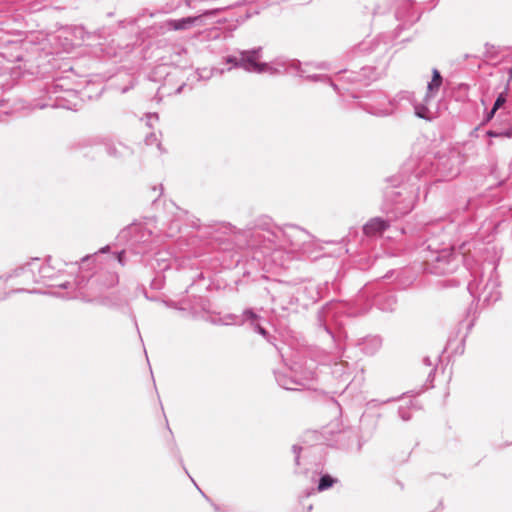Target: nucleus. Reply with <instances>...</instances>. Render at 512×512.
<instances>
[{
  "mask_svg": "<svg viewBox=\"0 0 512 512\" xmlns=\"http://www.w3.org/2000/svg\"><path fill=\"white\" fill-rule=\"evenodd\" d=\"M248 243L256 254L262 255L265 264L272 262L283 265L285 254L288 259L290 254L306 253L312 243V236L296 225L284 228L270 225L253 231Z\"/></svg>",
  "mask_w": 512,
  "mask_h": 512,
  "instance_id": "1",
  "label": "nucleus"
},
{
  "mask_svg": "<svg viewBox=\"0 0 512 512\" xmlns=\"http://www.w3.org/2000/svg\"><path fill=\"white\" fill-rule=\"evenodd\" d=\"M466 243H463L461 249L462 255L456 254L453 247L444 245L437 239L431 238L426 240L420 246V254L423 258L424 270L434 275H448L457 270L459 264H465V258H469V262H474L471 255L465 250Z\"/></svg>",
  "mask_w": 512,
  "mask_h": 512,
  "instance_id": "2",
  "label": "nucleus"
},
{
  "mask_svg": "<svg viewBox=\"0 0 512 512\" xmlns=\"http://www.w3.org/2000/svg\"><path fill=\"white\" fill-rule=\"evenodd\" d=\"M465 267L470 271L471 276L474 277L469 282L467 289L473 299L477 301V306L484 307L500 299V282L495 261H486L485 259L479 269L474 267L469 262V258L466 257Z\"/></svg>",
  "mask_w": 512,
  "mask_h": 512,
  "instance_id": "3",
  "label": "nucleus"
},
{
  "mask_svg": "<svg viewBox=\"0 0 512 512\" xmlns=\"http://www.w3.org/2000/svg\"><path fill=\"white\" fill-rule=\"evenodd\" d=\"M119 282L116 272L98 271L87 279L82 277L76 283L75 291L70 298H78L85 302L108 305L111 303L109 290L115 287Z\"/></svg>",
  "mask_w": 512,
  "mask_h": 512,
  "instance_id": "4",
  "label": "nucleus"
},
{
  "mask_svg": "<svg viewBox=\"0 0 512 512\" xmlns=\"http://www.w3.org/2000/svg\"><path fill=\"white\" fill-rule=\"evenodd\" d=\"M369 293V288L365 287L362 289L357 298L355 299L353 304L336 302L327 304L319 313H318V322L324 330L332 336V332L327 325V320L329 318H335L338 314H347L348 316H359L366 313L370 308V303H366L363 307L359 308L358 306L364 301Z\"/></svg>",
  "mask_w": 512,
  "mask_h": 512,
  "instance_id": "5",
  "label": "nucleus"
},
{
  "mask_svg": "<svg viewBox=\"0 0 512 512\" xmlns=\"http://www.w3.org/2000/svg\"><path fill=\"white\" fill-rule=\"evenodd\" d=\"M275 72L277 73H288L299 76L308 81L313 82H324L333 87L335 91L340 93L338 85L334 83L327 75L313 73L314 69H327L328 65L324 62L318 64L301 63L298 60H279L276 62Z\"/></svg>",
  "mask_w": 512,
  "mask_h": 512,
  "instance_id": "6",
  "label": "nucleus"
},
{
  "mask_svg": "<svg viewBox=\"0 0 512 512\" xmlns=\"http://www.w3.org/2000/svg\"><path fill=\"white\" fill-rule=\"evenodd\" d=\"M262 48H253L250 50L239 51L238 55H229L225 57V63L232 64L234 68H242L247 72L263 73L269 72L274 74L275 67L270 66L267 63H261Z\"/></svg>",
  "mask_w": 512,
  "mask_h": 512,
  "instance_id": "7",
  "label": "nucleus"
},
{
  "mask_svg": "<svg viewBox=\"0 0 512 512\" xmlns=\"http://www.w3.org/2000/svg\"><path fill=\"white\" fill-rule=\"evenodd\" d=\"M419 187L407 189L406 187L393 188L386 192V200L390 205L388 213L395 218L402 217L414 208L418 198Z\"/></svg>",
  "mask_w": 512,
  "mask_h": 512,
  "instance_id": "8",
  "label": "nucleus"
},
{
  "mask_svg": "<svg viewBox=\"0 0 512 512\" xmlns=\"http://www.w3.org/2000/svg\"><path fill=\"white\" fill-rule=\"evenodd\" d=\"M9 282L10 291L15 293H34L30 286L38 283L34 260L15 268L11 273L5 275Z\"/></svg>",
  "mask_w": 512,
  "mask_h": 512,
  "instance_id": "9",
  "label": "nucleus"
},
{
  "mask_svg": "<svg viewBox=\"0 0 512 512\" xmlns=\"http://www.w3.org/2000/svg\"><path fill=\"white\" fill-rule=\"evenodd\" d=\"M275 378L279 386L286 390H300L311 386L315 374L309 370L302 376H298L296 369L293 368L289 372H275Z\"/></svg>",
  "mask_w": 512,
  "mask_h": 512,
  "instance_id": "10",
  "label": "nucleus"
},
{
  "mask_svg": "<svg viewBox=\"0 0 512 512\" xmlns=\"http://www.w3.org/2000/svg\"><path fill=\"white\" fill-rule=\"evenodd\" d=\"M361 107L375 116H388L394 112L396 106L393 100L388 99L383 92H375L361 102Z\"/></svg>",
  "mask_w": 512,
  "mask_h": 512,
  "instance_id": "11",
  "label": "nucleus"
},
{
  "mask_svg": "<svg viewBox=\"0 0 512 512\" xmlns=\"http://www.w3.org/2000/svg\"><path fill=\"white\" fill-rule=\"evenodd\" d=\"M104 145L107 154L114 158H121L130 154V149L121 142H113L105 137L92 136L81 140L78 143L80 149Z\"/></svg>",
  "mask_w": 512,
  "mask_h": 512,
  "instance_id": "12",
  "label": "nucleus"
},
{
  "mask_svg": "<svg viewBox=\"0 0 512 512\" xmlns=\"http://www.w3.org/2000/svg\"><path fill=\"white\" fill-rule=\"evenodd\" d=\"M395 16L400 22L398 29H405L415 24L420 19L421 13L411 0H399Z\"/></svg>",
  "mask_w": 512,
  "mask_h": 512,
  "instance_id": "13",
  "label": "nucleus"
},
{
  "mask_svg": "<svg viewBox=\"0 0 512 512\" xmlns=\"http://www.w3.org/2000/svg\"><path fill=\"white\" fill-rule=\"evenodd\" d=\"M223 10V7H217L205 10L202 14L197 16H188L181 19H168L165 22L166 28L173 31L189 30L195 25L202 24V19L207 16H212Z\"/></svg>",
  "mask_w": 512,
  "mask_h": 512,
  "instance_id": "14",
  "label": "nucleus"
},
{
  "mask_svg": "<svg viewBox=\"0 0 512 512\" xmlns=\"http://www.w3.org/2000/svg\"><path fill=\"white\" fill-rule=\"evenodd\" d=\"M34 260V267L36 269L37 279L38 283H43L49 286H59L61 288L67 289L73 284L70 282H63L59 284L52 283L53 280L56 279L59 271L56 270L51 264L50 259L46 262H42L40 259L35 258Z\"/></svg>",
  "mask_w": 512,
  "mask_h": 512,
  "instance_id": "15",
  "label": "nucleus"
},
{
  "mask_svg": "<svg viewBox=\"0 0 512 512\" xmlns=\"http://www.w3.org/2000/svg\"><path fill=\"white\" fill-rule=\"evenodd\" d=\"M120 239H126L131 246L146 244L152 239V231L143 224H132L119 234Z\"/></svg>",
  "mask_w": 512,
  "mask_h": 512,
  "instance_id": "16",
  "label": "nucleus"
},
{
  "mask_svg": "<svg viewBox=\"0 0 512 512\" xmlns=\"http://www.w3.org/2000/svg\"><path fill=\"white\" fill-rule=\"evenodd\" d=\"M390 42H380L379 39L371 41H363L352 51L354 56L365 55L374 51H378L379 54H386L389 50Z\"/></svg>",
  "mask_w": 512,
  "mask_h": 512,
  "instance_id": "17",
  "label": "nucleus"
},
{
  "mask_svg": "<svg viewBox=\"0 0 512 512\" xmlns=\"http://www.w3.org/2000/svg\"><path fill=\"white\" fill-rule=\"evenodd\" d=\"M389 222L375 217L370 219L363 227V232L368 237H380L389 227Z\"/></svg>",
  "mask_w": 512,
  "mask_h": 512,
  "instance_id": "18",
  "label": "nucleus"
},
{
  "mask_svg": "<svg viewBox=\"0 0 512 512\" xmlns=\"http://www.w3.org/2000/svg\"><path fill=\"white\" fill-rule=\"evenodd\" d=\"M149 265L157 272H164L171 267V258L168 252L159 251L150 260Z\"/></svg>",
  "mask_w": 512,
  "mask_h": 512,
  "instance_id": "19",
  "label": "nucleus"
},
{
  "mask_svg": "<svg viewBox=\"0 0 512 512\" xmlns=\"http://www.w3.org/2000/svg\"><path fill=\"white\" fill-rule=\"evenodd\" d=\"M442 83L443 78L440 72L438 71V69L434 68L432 70V79L427 85V92L424 97L425 102H429L436 95Z\"/></svg>",
  "mask_w": 512,
  "mask_h": 512,
  "instance_id": "20",
  "label": "nucleus"
},
{
  "mask_svg": "<svg viewBox=\"0 0 512 512\" xmlns=\"http://www.w3.org/2000/svg\"><path fill=\"white\" fill-rule=\"evenodd\" d=\"M359 345L365 354L373 355L381 348L382 339L379 336H368Z\"/></svg>",
  "mask_w": 512,
  "mask_h": 512,
  "instance_id": "21",
  "label": "nucleus"
},
{
  "mask_svg": "<svg viewBox=\"0 0 512 512\" xmlns=\"http://www.w3.org/2000/svg\"><path fill=\"white\" fill-rule=\"evenodd\" d=\"M373 304H375L382 311H393L396 306V298L392 294L377 295L373 301Z\"/></svg>",
  "mask_w": 512,
  "mask_h": 512,
  "instance_id": "22",
  "label": "nucleus"
},
{
  "mask_svg": "<svg viewBox=\"0 0 512 512\" xmlns=\"http://www.w3.org/2000/svg\"><path fill=\"white\" fill-rule=\"evenodd\" d=\"M429 102H425V100L423 99V103H419V102H415L413 104V109H414V113L417 117L419 118H422V119H425V120H432L435 116H434V112L431 111L427 104Z\"/></svg>",
  "mask_w": 512,
  "mask_h": 512,
  "instance_id": "23",
  "label": "nucleus"
},
{
  "mask_svg": "<svg viewBox=\"0 0 512 512\" xmlns=\"http://www.w3.org/2000/svg\"><path fill=\"white\" fill-rule=\"evenodd\" d=\"M487 135L493 138H512V126L507 128L493 127L487 131Z\"/></svg>",
  "mask_w": 512,
  "mask_h": 512,
  "instance_id": "24",
  "label": "nucleus"
},
{
  "mask_svg": "<svg viewBox=\"0 0 512 512\" xmlns=\"http://www.w3.org/2000/svg\"><path fill=\"white\" fill-rule=\"evenodd\" d=\"M243 317L246 320H250L251 321V324L253 325L254 330L256 332H258L259 334H261L263 336L267 335V331L263 327H261L258 323L255 322L257 320L258 316L252 310L244 311Z\"/></svg>",
  "mask_w": 512,
  "mask_h": 512,
  "instance_id": "25",
  "label": "nucleus"
},
{
  "mask_svg": "<svg viewBox=\"0 0 512 512\" xmlns=\"http://www.w3.org/2000/svg\"><path fill=\"white\" fill-rule=\"evenodd\" d=\"M393 101L395 105L396 103L402 104L405 102L413 106V104L416 102V99L413 92L401 91L396 95Z\"/></svg>",
  "mask_w": 512,
  "mask_h": 512,
  "instance_id": "26",
  "label": "nucleus"
},
{
  "mask_svg": "<svg viewBox=\"0 0 512 512\" xmlns=\"http://www.w3.org/2000/svg\"><path fill=\"white\" fill-rule=\"evenodd\" d=\"M336 482V479L332 478L330 475L326 474L321 476L317 490L319 492L325 491L333 486V484Z\"/></svg>",
  "mask_w": 512,
  "mask_h": 512,
  "instance_id": "27",
  "label": "nucleus"
},
{
  "mask_svg": "<svg viewBox=\"0 0 512 512\" xmlns=\"http://www.w3.org/2000/svg\"><path fill=\"white\" fill-rule=\"evenodd\" d=\"M9 282L5 275L0 277V302L4 301L13 292L10 291Z\"/></svg>",
  "mask_w": 512,
  "mask_h": 512,
  "instance_id": "28",
  "label": "nucleus"
},
{
  "mask_svg": "<svg viewBox=\"0 0 512 512\" xmlns=\"http://www.w3.org/2000/svg\"><path fill=\"white\" fill-rule=\"evenodd\" d=\"M415 407L413 400H409L407 405H401L398 409L399 416L402 420L408 421L411 418L409 411Z\"/></svg>",
  "mask_w": 512,
  "mask_h": 512,
  "instance_id": "29",
  "label": "nucleus"
},
{
  "mask_svg": "<svg viewBox=\"0 0 512 512\" xmlns=\"http://www.w3.org/2000/svg\"><path fill=\"white\" fill-rule=\"evenodd\" d=\"M505 102H506V92H502L496 98L489 116L491 117L500 107L503 106V104Z\"/></svg>",
  "mask_w": 512,
  "mask_h": 512,
  "instance_id": "30",
  "label": "nucleus"
},
{
  "mask_svg": "<svg viewBox=\"0 0 512 512\" xmlns=\"http://www.w3.org/2000/svg\"><path fill=\"white\" fill-rule=\"evenodd\" d=\"M111 258L113 261H117L121 266H124L126 264V260H125V251L122 250L118 253H113L111 255Z\"/></svg>",
  "mask_w": 512,
  "mask_h": 512,
  "instance_id": "31",
  "label": "nucleus"
},
{
  "mask_svg": "<svg viewBox=\"0 0 512 512\" xmlns=\"http://www.w3.org/2000/svg\"><path fill=\"white\" fill-rule=\"evenodd\" d=\"M109 250H110V246L107 245V246L101 248L97 253H95L93 255H87V256L83 257L82 258V263H85L87 261L93 260L98 253H107Z\"/></svg>",
  "mask_w": 512,
  "mask_h": 512,
  "instance_id": "32",
  "label": "nucleus"
},
{
  "mask_svg": "<svg viewBox=\"0 0 512 512\" xmlns=\"http://www.w3.org/2000/svg\"><path fill=\"white\" fill-rule=\"evenodd\" d=\"M302 450V447L298 445H293L292 451L295 454V463L296 465H299V459H300V452Z\"/></svg>",
  "mask_w": 512,
  "mask_h": 512,
  "instance_id": "33",
  "label": "nucleus"
},
{
  "mask_svg": "<svg viewBox=\"0 0 512 512\" xmlns=\"http://www.w3.org/2000/svg\"><path fill=\"white\" fill-rule=\"evenodd\" d=\"M203 72H207V74H202V73H201V74H200V77H201V78H204V79H209L210 77H212V76H213L214 72H218V73L222 74V73H223V70L212 69V70H210V71H205V70H204Z\"/></svg>",
  "mask_w": 512,
  "mask_h": 512,
  "instance_id": "34",
  "label": "nucleus"
},
{
  "mask_svg": "<svg viewBox=\"0 0 512 512\" xmlns=\"http://www.w3.org/2000/svg\"><path fill=\"white\" fill-rule=\"evenodd\" d=\"M367 68H362V72H365ZM362 75H364V73H352V76L349 77V81L351 82H356V81H360L361 80V77Z\"/></svg>",
  "mask_w": 512,
  "mask_h": 512,
  "instance_id": "35",
  "label": "nucleus"
},
{
  "mask_svg": "<svg viewBox=\"0 0 512 512\" xmlns=\"http://www.w3.org/2000/svg\"><path fill=\"white\" fill-rule=\"evenodd\" d=\"M145 141H146V143H147L148 145L153 144V142H154V141H156V136H155V134H150L149 136H147V137H146V139H145Z\"/></svg>",
  "mask_w": 512,
  "mask_h": 512,
  "instance_id": "36",
  "label": "nucleus"
},
{
  "mask_svg": "<svg viewBox=\"0 0 512 512\" xmlns=\"http://www.w3.org/2000/svg\"><path fill=\"white\" fill-rule=\"evenodd\" d=\"M147 118H148V124L151 125V121L152 120H158V115L157 114H149L147 115Z\"/></svg>",
  "mask_w": 512,
  "mask_h": 512,
  "instance_id": "37",
  "label": "nucleus"
},
{
  "mask_svg": "<svg viewBox=\"0 0 512 512\" xmlns=\"http://www.w3.org/2000/svg\"><path fill=\"white\" fill-rule=\"evenodd\" d=\"M423 362H424V364H425V365H427V366H432V362H431V360H430V358H429V357H425V358L423 359Z\"/></svg>",
  "mask_w": 512,
  "mask_h": 512,
  "instance_id": "38",
  "label": "nucleus"
},
{
  "mask_svg": "<svg viewBox=\"0 0 512 512\" xmlns=\"http://www.w3.org/2000/svg\"><path fill=\"white\" fill-rule=\"evenodd\" d=\"M159 190H160V192H159V195H158V196H160V195L162 194V190H163L162 185H160V186H159Z\"/></svg>",
  "mask_w": 512,
  "mask_h": 512,
  "instance_id": "39",
  "label": "nucleus"
},
{
  "mask_svg": "<svg viewBox=\"0 0 512 512\" xmlns=\"http://www.w3.org/2000/svg\"><path fill=\"white\" fill-rule=\"evenodd\" d=\"M127 91H128L127 87L122 89V93H126Z\"/></svg>",
  "mask_w": 512,
  "mask_h": 512,
  "instance_id": "40",
  "label": "nucleus"
},
{
  "mask_svg": "<svg viewBox=\"0 0 512 512\" xmlns=\"http://www.w3.org/2000/svg\"><path fill=\"white\" fill-rule=\"evenodd\" d=\"M373 13H374V14L379 13L378 9H375Z\"/></svg>",
  "mask_w": 512,
  "mask_h": 512,
  "instance_id": "41",
  "label": "nucleus"
},
{
  "mask_svg": "<svg viewBox=\"0 0 512 512\" xmlns=\"http://www.w3.org/2000/svg\"><path fill=\"white\" fill-rule=\"evenodd\" d=\"M375 402H376V400H371V401L369 402V404H373V403H375Z\"/></svg>",
  "mask_w": 512,
  "mask_h": 512,
  "instance_id": "42",
  "label": "nucleus"
}]
</instances>
